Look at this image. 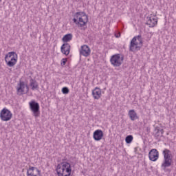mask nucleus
<instances>
[{"instance_id":"obj_1","label":"nucleus","mask_w":176,"mask_h":176,"mask_svg":"<svg viewBox=\"0 0 176 176\" xmlns=\"http://www.w3.org/2000/svg\"><path fill=\"white\" fill-rule=\"evenodd\" d=\"M73 23L78 25V27H85L89 23V16L85 12H77L74 14Z\"/></svg>"},{"instance_id":"obj_2","label":"nucleus","mask_w":176,"mask_h":176,"mask_svg":"<svg viewBox=\"0 0 176 176\" xmlns=\"http://www.w3.org/2000/svg\"><path fill=\"white\" fill-rule=\"evenodd\" d=\"M162 154L164 155V162L161 165L162 168L163 170H166L167 167H170L171 166V163L173 162V155L171 154V151L165 148Z\"/></svg>"},{"instance_id":"obj_3","label":"nucleus","mask_w":176,"mask_h":176,"mask_svg":"<svg viewBox=\"0 0 176 176\" xmlns=\"http://www.w3.org/2000/svg\"><path fill=\"white\" fill-rule=\"evenodd\" d=\"M29 107L30 111L33 113V116H34L35 118H39V116H41L39 103L33 100L29 102Z\"/></svg>"},{"instance_id":"obj_4","label":"nucleus","mask_w":176,"mask_h":176,"mask_svg":"<svg viewBox=\"0 0 176 176\" xmlns=\"http://www.w3.org/2000/svg\"><path fill=\"white\" fill-rule=\"evenodd\" d=\"M124 60V56H121L120 54H116L111 56L110 63L113 67H120L123 64Z\"/></svg>"},{"instance_id":"obj_5","label":"nucleus","mask_w":176,"mask_h":176,"mask_svg":"<svg viewBox=\"0 0 176 176\" xmlns=\"http://www.w3.org/2000/svg\"><path fill=\"white\" fill-rule=\"evenodd\" d=\"M13 114L10 110L3 108L0 112V118L3 122H9L12 119Z\"/></svg>"},{"instance_id":"obj_6","label":"nucleus","mask_w":176,"mask_h":176,"mask_svg":"<svg viewBox=\"0 0 176 176\" xmlns=\"http://www.w3.org/2000/svg\"><path fill=\"white\" fill-rule=\"evenodd\" d=\"M148 157L151 162H156L159 159V151H157V149H151L148 153Z\"/></svg>"},{"instance_id":"obj_7","label":"nucleus","mask_w":176,"mask_h":176,"mask_svg":"<svg viewBox=\"0 0 176 176\" xmlns=\"http://www.w3.org/2000/svg\"><path fill=\"white\" fill-rule=\"evenodd\" d=\"M90 53H91V50L88 45H84L81 46V49L80 50V55L84 56V57H89L90 56Z\"/></svg>"},{"instance_id":"obj_8","label":"nucleus","mask_w":176,"mask_h":176,"mask_svg":"<svg viewBox=\"0 0 176 176\" xmlns=\"http://www.w3.org/2000/svg\"><path fill=\"white\" fill-rule=\"evenodd\" d=\"M104 137V132L101 129H97L94 132L93 138L95 141H101Z\"/></svg>"},{"instance_id":"obj_9","label":"nucleus","mask_w":176,"mask_h":176,"mask_svg":"<svg viewBox=\"0 0 176 176\" xmlns=\"http://www.w3.org/2000/svg\"><path fill=\"white\" fill-rule=\"evenodd\" d=\"M18 86L19 87L16 88V94H19V96L25 94V91H24V89H25V83L24 81H19Z\"/></svg>"},{"instance_id":"obj_10","label":"nucleus","mask_w":176,"mask_h":176,"mask_svg":"<svg viewBox=\"0 0 176 176\" xmlns=\"http://www.w3.org/2000/svg\"><path fill=\"white\" fill-rule=\"evenodd\" d=\"M60 50L63 54L68 56L69 52H71V45L68 43H65L60 47Z\"/></svg>"},{"instance_id":"obj_11","label":"nucleus","mask_w":176,"mask_h":176,"mask_svg":"<svg viewBox=\"0 0 176 176\" xmlns=\"http://www.w3.org/2000/svg\"><path fill=\"white\" fill-rule=\"evenodd\" d=\"M61 166L60 164H58L56 168V171L57 173L58 176H71V173H72V169H70L69 168H67L66 173L67 174L65 175V173H61Z\"/></svg>"},{"instance_id":"obj_12","label":"nucleus","mask_w":176,"mask_h":176,"mask_svg":"<svg viewBox=\"0 0 176 176\" xmlns=\"http://www.w3.org/2000/svg\"><path fill=\"white\" fill-rule=\"evenodd\" d=\"M147 22L146 24L150 27V28H153L155 25L157 24V19L152 18L151 16L146 17Z\"/></svg>"},{"instance_id":"obj_13","label":"nucleus","mask_w":176,"mask_h":176,"mask_svg":"<svg viewBox=\"0 0 176 176\" xmlns=\"http://www.w3.org/2000/svg\"><path fill=\"white\" fill-rule=\"evenodd\" d=\"M164 133V130L161 129L159 126L155 128L153 135L157 140L159 137H163V133Z\"/></svg>"},{"instance_id":"obj_14","label":"nucleus","mask_w":176,"mask_h":176,"mask_svg":"<svg viewBox=\"0 0 176 176\" xmlns=\"http://www.w3.org/2000/svg\"><path fill=\"white\" fill-rule=\"evenodd\" d=\"M30 86L32 87V90H38L39 89V84H38V82H36V80L32 78L31 76H30Z\"/></svg>"},{"instance_id":"obj_15","label":"nucleus","mask_w":176,"mask_h":176,"mask_svg":"<svg viewBox=\"0 0 176 176\" xmlns=\"http://www.w3.org/2000/svg\"><path fill=\"white\" fill-rule=\"evenodd\" d=\"M92 96L95 100H100V98L101 97V89L96 87L92 91Z\"/></svg>"},{"instance_id":"obj_16","label":"nucleus","mask_w":176,"mask_h":176,"mask_svg":"<svg viewBox=\"0 0 176 176\" xmlns=\"http://www.w3.org/2000/svg\"><path fill=\"white\" fill-rule=\"evenodd\" d=\"M5 61L8 67H14L17 63V54L12 56L10 60L6 59Z\"/></svg>"},{"instance_id":"obj_17","label":"nucleus","mask_w":176,"mask_h":176,"mask_svg":"<svg viewBox=\"0 0 176 176\" xmlns=\"http://www.w3.org/2000/svg\"><path fill=\"white\" fill-rule=\"evenodd\" d=\"M137 39L139 41V45H142L143 42H142V38L141 35H138L136 36H134L132 40L131 41L130 43H131V46L134 45V43H135V42H137Z\"/></svg>"},{"instance_id":"obj_18","label":"nucleus","mask_w":176,"mask_h":176,"mask_svg":"<svg viewBox=\"0 0 176 176\" xmlns=\"http://www.w3.org/2000/svg\"><path fill=\"white\" fill-rule=\"evenodd\" d=\"M131 120H135V119H138V117L137 116V113L134 109L130 110L128 113Z\"/></svg>"},{"instance_id":"obj_19","label":"nucleus","mask_w":176,"mask_h":176,"mask_svg":"<svg viewBox=\"0 0 176 176\" xmlns=\"http://www.w3.org/2000/svg\"><path fill=\"white\" fill-rule=\"evenodd\" d=\"M63 42L67 43L68 42L72 41V34L69 33L63 36L62 38Z\"/></svg>"},{"instance_id":"obj_20","label":"nucleus","mask_w":176,"mask_h":176,"mask_svg":"<svg viewBox=\"0 0 176 176\" xmlns=\"http://www.w3.org/2000/svg\"><path fill=\"white\" fill-rule=\"evenodd\" d=\"M28 176H41V170L37 169L36 170H33L30 172V170L27 171Z\"/></svg>"},{"instance_id":"obj_21","label":"nucleus","mask_w":176,"mask_h":176,"mask_svg":"<svg viewBox=\"0 0 176 176\" xmlns=\"http://www.w3.org/2000/svg\"><path fill=\"white\" fill-rule=\"evenodd\" d=\"M60 164V166L62 167V168H64L65 170V172H67V169L69 168L70 170H72V168H71V164H69V162H61Z\"/></svg>"},{"instance_id":"obj_22","label":"nucleus","mask_w":176,"mask_h":176,"mask_svg":"<svg viewBox=\"0 0 176 176\" xmlns=\"http://www.w3.org/2000/svg\"><path fill=\"white\" fill-rule=\"evenodd\" d=\"M16 54H17L15 52H8L7 54H6L5 56V61H6V60H8V58H10L12 56L14 57V56H16Z\"/></svg>"},{"instance_id":"obj_23","label":"nucleus","mask_w":176,"mask_h":176,"mask_svg":"<svg viewBox=\"0 0 176 176\" xmlns=\"http://www.w3.org/2000/svg\"><path fill=\"white\" fill-rule=\"evenodd\" d=\"M133 139L134 138L133 137V135H129L125 138V142L126 144H131V142H133Z\"/></svg>"},{"instance_id":"obj_24","label":"nucleus","mask_w":176,"mask_h":176,"mask_svg":"<svg viewBox=\"0 0 176 176\" xmlns=\"http://www.w3.org/2000/svg\"><path fill=\"white\" fill-rule=\"evenodd\" d=\"M135 46H140V43L136 41V42L134 43L133 45H131V43H130L129 51H133L134 47H135Z\"/></svg>"},{"instance_id":"obj_25","label":"nucleus","mask_w":176,"mask_h":176,"mask_svg":"<svg viewBox=\"0 0 176 176\" xmlns=\"http://www.w3.org/2000/svg\"><path fill=\"white\" fill-rule=\"evenodd\" d=\"M141 47H142V44L139 45H135V47H133V50L130 52H138V50H141Z\"/></svg>"},{"instance_id":"obj_26","label":"nucleus","mask_w":176,"mask_h":176,"mask_svg":"<svg viewBox=\"0 0 176 176\" xmlns=\"http://www.w3.org/2000/svg\"><path fill=\"white\" fill-rule=\"evenodd\" d=\"M62 93L63 94H68L69 93V89L67 87H64L62 88Z\"/></svg>"},{"instance_id":"obj_27","label":"nucleus","mask_w":176,"mask_h":176,"mask_svg":"<svg viewBox=\"0 0 176 176\" xmlns=\"http://www.w3.org/2000/svg\"><path fill=\"white\" fill-rule=\"evenodd\" d=\"M67 61H68V59H67L66 58H63L60 61L61 67H64V65H65V64H67Z\"/></svg>"},{"instance_id":"obj_28","label":"nucleus","mask_w":176,"mask_h":176,"mask_svg":"<svg viewBox=\"0 0 176 176\" xmlns=\"http://www.w3.org/2000/svg\"><path fill=\"white\" fill-rule=\"evenodd\" d=\"M36 170H38V168L34 167V166H30L29 168V169L28 170V171H29V173H30L31 171H35Z\"/></svg>"},{"instance_id":"obj_29","label":"nucleus","mask_w":176,"mask_h":176,"mask_svg":"<svg viewBox=\"0 0 176 176\" xmlns=\"http://www.w3.org/2000/svg\"><path fill=\"white\" fill-rule=\"evenodd\" d=\"M59 170L60 171V174H65V169L64 168L61 167Z\"/></svg>"},{"instance_id":"obj_30","label":"nucleus","mask_w":176,"mask_h":176,"mask_svg":"<svg viewBox=\"0 0 176 176\" xmlns=\"http://www.w3.org/2000/svg\"><path fill=\"white\" fill-rule=\"evenodd\" d=\"M25 87H26L27 90L25 92V94H27V93H28L29 90H30V87H28V85H25Z\"/></svg>"},{"instance_id":"obj_31","label":"nucleus","mask_w":176,"mask_h":176,"mask_svg":"<svg viewBox=\"0 0 176 176\" xmlns=\"http://www.w3.org/2000/svg\"><path fill=\"white\" fill-rule=\"evenodd\" d=\"M115 36H116V38H119V36H120V35L115 34Z\"/></svg>"},{"instance_id":"obj_32","label":"nucleus","mask_w":176,"mask_h":176,"mask_svg":"<svg viewBox=\"0 0 176 176\" xmlns=\"http://www.w3.org/2000/svg\"><path fill=\"white\" fill-rule=\"evenodd\" d=\"M62 160L63 162H64L65 160H67V157H65L64 159H63Z\"/></svg>"},{"instance_id":"obj_33","label":"nucleus","mask_w":176,"mask_h":176,"mask_svg":"<svg viewBox=\"0 0 176 176\" xmlns=\"http://www.w3.org/2000/svg\"><path fill=\"white\" fill-rule=\"evenodd\" d=\"M0 2H2V0H0Z\"/></svg>"}]
</instances>
